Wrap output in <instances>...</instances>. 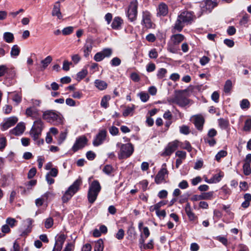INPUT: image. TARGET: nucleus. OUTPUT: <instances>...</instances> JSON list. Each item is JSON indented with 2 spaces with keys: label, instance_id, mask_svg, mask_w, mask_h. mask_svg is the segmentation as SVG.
Wrapping results in <instances>:
<instances>
[{
  "label": "nucleus",
  "instance_id": "1",
  "mask_svg": "<svg viewBox=\"0 0 251 251\" xmlns=\"http://www.w3.org/2000/svg\"><path fill=\"white\" fill-rule=\"evenodd\" d=\"M194 18L193 13L191 11H183L180 12L177 16L176 20L172 27L173 33L179 32L182 31L185 25H188L193 21Z\"/></svg>",
  "mask_w": 251,
  "mask_h": 251
},
{
  "label": "nucleus",
  "instance_id": "2",
  "mask_svg": "<svg viewBox=\"0 0 251 251\" xmlns=\"http://www.w3.org/2000/svg\"><path fill=\"white\" fill-rule=\"evenodd\" d=\"M101 188V186L97 180H94L90 184L87 197L88 201L90 203H94L96 200Z\"/></svg>",
  "mask_w": 251,
  "mask_h": 251
},
{
  "label": "nucleus",
  "instance_id": "3",
  "mask_svg": "<svg viewBox=\"0 0 251 251\" xmlns=\"http://www.w3.org/2000/svg\"><path fill=\"white\" fill-rule=\"evenodd\" d=\"M116 146L117 147L120 146V151L118 153V157L120 159L129 157L134 151L133 147L130 143L124 144L117 143Z\"/></svg>",
  "mask_w": 251,
  "mask_h": 251
},
{
  "label": "nucleus",
  "instance_id": "4",
  "mask_svg": "<svg viewBox=\"0 0 251 251\" xmlns=\"http://www.w3.org/2000/svg\"><path fill=\"white\" fill-rule=\"evenodd\" d=\"M81 183V180L80 179H77L69 187L68 189L62 197V200L64 203L67 202L70 200L72 196L78 190L79 187Z\"/></svg>",
  "mask_w": 251,
  "mask_h": 251
},
{
  "label": "nucleus",
  "instance_id": "5",
  "mask_svg": "<svg viewBox=\"0 0 251 251\" xmlns=\"http://www.w3.org/2000/svg\"><path fill=\"white\" fill-rule=\"evenodd\" d=\"M44 127L43 122L40 119L35 121L30 131V134L34 140H36L41 135Z\"/></svg>",
  "mask_w": 251,
  "mask_h": 251
},
{
  "label": "nucleus",
  "instance_id": "6",
  "mask_svg": "<svg viewBox=\"0 0 251 251\" xmlns=\"http://www.w3.org/2000/svg\"><path fill=\"white\" fill-rule=\"evenodd\" d=\"M43 118L48 122L54 124L61 122V118L57 112L47 110L43 113Z\"/></svg>",
  "mask_w": 251,
  "mask_h": 251
},
{
  "label": "nucleus",
  "instance_id": "7",
  "mask_svg": "<svg viewBox=\"0 0 251 251\" xmlns=\"http://www.w3.org/2000/svg\"><path fill=\"white\" fill-rule=\"evenodd\" d=\"M138 2L137 0H132L128 6L127 16L131 22L136 20L137 15Z\"/></svg>",
  "mask_w": 251,
  "mask_h": 251
},
{
  "label": "nucleus",
  "instance_id": "8",
  "mask_svg": "<svg viewBox=\"0 0 251 251\" xmlns=\"http://www.w3.org/2000/svg\"><path fill=\"white\" fill-rule=\"evenodd\" d=\"M168 171L166 168V163L163 164L162 168L158 172L155 177V182L156 184H160L163 182L166 176H168Z\"/></svg>",
  "mask_w": 251,
  "mask_h": 251
},
{
  "label": "nucleus",
  "instance_id": "9",
  "mask_svg": "<svg viewBox=\"0 0 251 251\" xmlns=\"http://www.w3.org/2000/svg\"><path fill=\"white\" fill-rule=\"evenodd\" d=\"M87 139L84 136H81L77 138L72 147V151L74 152H76L78 150L82 149L87 144Z\"/></svg>",
  "mask_w": 251,
  "mask_h": 251
},
{
  "label": "nucleus",
  "instance_id": "10",
  "mask_svg": "<svg viewBox=\"0 0 251 251\" xmlns=\"http://www.w3.org/2000/svg\"><path fill=\"white\" fill-rule=\"evenodd\" d=\"M151 15L148 11L142 12V20L141 24L147 28H151L152 27L153 23L151 21Z\"/></svg>",
  "mask_w": 251,
  "mask_h": 251
},
{
  "label": "nucleus",
  "instance_id": "11",
  "mask_svg": "<svg viewBox=\"0 0 251 251\" xmlns=\"http://www.w3.org/2000/svg\"><path fill=\"white\" fill-rule=\"evenodd\" d=\"M178 141L175 140L168 144L165 151L162 153L163 156H169L172 154L178 148Z\"/></svg>",
  "mask_w": 251,
  "mask_h": 251
},
{
  "label": "nucleus",
  "instance_id": "12",
  "mask_svg": "<svg viewBox=\"0 0 251 251\" xmlns=\"http://www.w3.org/2000/svg\"><path fill=\"white\" fill-rule=\"evenodd\" d=\"M107 132L106 130L102 129L99 131L94 139L93 144L94 146L101 145L106 139Z\"/></svg>",
  "mask_w": 251,
  "mask_h": 251
},
{
  "label": "nucleus",
  "instance_id": "13",
  "mask_svg": "<svg viewBox=\"0 0 251 251\" xmlns=\"http://www.w3.org/2000/svg\"><path fill=\"white\" fill-rule=\"evenodd\" d=\"M25 114L32 119H38L40 116L39 110L34 107H28L25 110Z\"/></svg>",
  "mask_w": 251,
  "mask_h": 251
},
{
  "label": "nucleus",
  "instance_id": "14",
  "mask_svg": "<svg viewBox=\"0 0 251 251\" xmlns=\"http://www.w3.org/2000/svg\"><path fill=\"white\" fill-rule=\"evenodd\" d=\"M213 192L201 193V195H195L191 199L192 201H198L202 200H211L213 197Z\"/></svg>",
  "mask_w": 251,
  "mask_h": 251
},
{
  "label": "nucleus",
  "instance_id": "15",
  "mask_svg": "<svg viewBox=\"0 0 251 251\" xmlns=\"http://www.w3.org/2000/svg\"><path fill=\"white\" fill-rule=\"evenodd\" d=\"M18 121L17 117L13 116L7 118L2 124V130H5L13 126Z\"/></svg>",
  "mask_w": 251,
  "mask_h": 251
},
{
  "label": "nucleus",
  "instance_id": "16",
  "mask_svg": "<svg viewBox=\"0 0 251 251\" xmlns=\"http://www.w3.org/2000/svg\"><path fill=\"white\" fill-rule=\"evenodd\" d=\"M157 10V17H164L167 16L168 13V6L163 2H162L158 5Z\"/></svg>",
  "mask_w": 251,
  "mask_h": 251
},
{
  "label": "nucleus",
  "instance_id": "17",
  "mask_svg": "<svg viewBox=\"0 0 251 251\" xmlns=\"http://www.w3.org/2000/svg\"><path fill=\"white\" fill-rule=\"evenodd\" d=\"M25 126L24 123H19L16 126L10 130L11 134L19 136L21 135L25 131Z\"/></svg>",
  "mask_w": 251,
  "mask_h": 251
},
{
  "label": "nucleus",
  "instance_id": "18",
  "mask_svg": "<svg viewBox=\"0 0 251 251\" xmlns=\"http://www.w3.org/2000/svg\"><path fill=\"white\" fill-rule=\"evenodd\" d=\"M190 100L182 94H177V104L181 107H184L189 104Z\"/></svg>",
  "mask_w": 251,
  "mask_h": 251
},
{
  "label": "nucleus",
  "instance_id": "19",
  "mask_svg": "<svg viewBox=\"0 0 251 251\" xmlns=\"http://www.w3.org/2000/svg\"><path fill=\"white\" fill-rule=\"evenodd\" d=\"M123 24V20L120 17H115L112 22L111 27L113 29L119 30L121 28Z\"/></svg>",
  "mask_w": 251,
  "mask_h": 251
},
{
  "label": "nucleus",
  "instance_id": "20",
  "mask_svg": "<svg viewBox=\"0 0 251 251\" xmlns=\"http://www.w3.org/2000/svg\"><path fill=\"white\" fill-rule=\"evenodd\" d=\"M93 42L91 40L86 41L83 47L84 55L87 57L91 52L93 48Z\"/></svg>",
  "mask_w": 251,
  "mask_h": 251
},
{
  "label": "nucleus",
  "instance_id": "21",
  "mask_svg": "<svg viewBox=\"0 0 251 251\" xmlns=\"http://www.w3.org/2000/svg\"><path fill=\"white\" fill-rule=\"evenodd\" d=\"M184 39V36L181 34H176L171 36V41L174 45H178Z\"/></svg>",
  "mask_w": 251,
  "mask_h": 251
},
{
  "label": "nucleus",
  "instance_id": "22",
  "mask_svg": "<svg viewBox=\"0 0 251 251\" xmlns=\"http://www.w3.org/2000/svg\"><path fill=\"white\" fill-rule=\"evenodd\" d=\"M52 15L57 16L60 19L62 18V15L60 12V4L59 1L56 2L54 5L53 10L52 11Z\"/></svg>",
  "mask_w": 251,
  "mask_h": 251
},
{
  "label": "nucleus",
  "instance_id": "23",
  "mask_svg": "<svg viewBox=\"0 0 251 251\" xmlns=\"http://www.w3.org/2000/svg\"><path fill=\"white\" fill-rule=\"evenodd\" d=\"M194 123L197 128L201 130L204 123V119L202 116H197L195 117Z\"/></svg>",
  "mask_w": 251,
  "mask_h": 251
},
{
  "label": "nucleus",
  "instance_id": "24",
  "mask_svg": "<svg viewBox=\"0 0 251 251\" xmlns=\"http://www.w3.org/2000/svg\"><path fill=\"white\" fill-rule=\"evenodd\" d=\"M94 83L95 86L100 90H103L107 87V83L103 80L96 79Z\"/></svg>",
  "mask_w": 251,
  "mask_h": 251
},
{
  "label": "nucleus",
  "instance_id": "25",
  "mask_svg": "<svg viewBox=\"0 0 251 251\" xmlns=\"http://www.w3.org/2000/svg\"><path fill=\"white\" fill-rule=\"evenodd\" d=\"M20 52V48L17 45H15L12 46L11 51H10V55L12 57H16L18 56Z\"/></svg>",
  "mask_w": 251,
  "mask_h": 251
},
{
  "label": "nucleus",
  "instance_id": "26",
  "mask_svg": "<svg viewBox=\"0 0 251 251\" xmlns=\"http://www.w3.org/2000/svg\"><path fill=\"white\" fill-rule=\"evenodd\" d=\"M103 242L101 239H100L95 243L94 251H103Z\"/></svg>",
  "mask_w": 251,
  "mask_h": 251
},
{
  "label": "nucleus",
  "instance_id": "27",
  "mask_svg": "<svg viewBox=\"0 0 251 251\" xmlns=\"http://www.w3.org/2000/svg\"><path fill=\"white\" fill-rule=\"evenodd\" d=\"M185 211L187 216L191 220L195 218V215L191 210V206L189 203H187L185 207Z\"/></svg>",
  "mask_w": 251,
  "mask_h": 251
},
{
  "label": "nucleus",
  "instance_id": "28",
  "mask_svg": "<svg viewBox=\"0 0 251 251\" xmlns=\"http://www.w3.org/2000/svg\"><path fill=\"white\" fill-rule=\"evenodd\" d=\"M52 59L51 56H48L44 60L41 61L42 69H45L47 66L50 63Z\"/></svg>",
  "mask_w": 251,
  "mask_h": 251
},
{
  "label": "nucleus",
  "instance_id": "29",
  "mask_svg": "<svg viewBox=\"0 0 251 251\" xmlns=\"http://www.w3.org/2000/svg\"><path fill=\"white\" fill-rule=\"evenodd\" d=\"M3 38L6 42L11 43L13 41L14 35L11 32H6L3 34Z\"/></svg>",
  "mask_w": 251,
  "mask_h": 251
},
{
  "label": "nucleus",
  "instance_id": "30",
  "mask_svg": "<svg viewBox=\"0 0 251 251\" xmlns=\"http://www.w3.org/2000/svg\"><path fill=\"white\" fill-rule=\"evenodd\" d=\"M218 124L222 129H226L229 126L228 121L223 118H220L218 120Z\"/></svg>",
  "mask_w": 251,
  "mask_h": 251
},
{
  "label": "nucleus",
  "instance_id": "31",
  "mask_svg": "<svg viewBox=\"0 0 251 251\" xmlns=\"http://www.w3.org/2000/svg\"><path fill=\"white\" fill-rule=\"evenodd\" d=\"M135 106L134 105H132L131 107L128 106L124 111L123 115L124 117H127L130 115H132Z\"/></svg>",
  "mask_w": 251,
  "mask_h": 251
},
{
  "label": "nucleus",
  "instance_id": "32",
  "mask_svg": "<svg viewBox=\"0 0 251 251\" xmlns=\"http://www.w3.org/2000/svg\"><path fill=\"white\" fill-rule=\"evenodd\" d=\"M232 87V83L231 81L230 80H226L224 88V92L227 94L229 93L231 90Z\"/></svg>",
  "mask_w": 251,
  "mask_h": 251
},
{
  "label": "nucleus",
  "instance_id": "33",
  "mask_svg": "<svg viewBox=\"0 0 251 251\" xmlns=\"http://www.w3.org/2000/svg\"><path fill=\"white\" fill-rule=\"evenodd\" d=\"M244 174L246 176H249L251 174V165L248 163H244L243 167Z\"/></svg>",
  "mask_w": 251,
  "mask_h": 251
},
{
  "label": "nucleus",
  "instance_id": "34",
  "mask_svg": "<svg viewBox=\"0 0 251 251\" xmlns=\"http://www.w3.org/2000/svg\"><path fill=\"white\" fill-rule=\"evenodd\" d=\"M110 99V97L109 96H104L100 102V105L102 107L106 108L108 106V101Z\"/></svg>",
  "mask_w": 251,
  "mask_h": 251
},
{
  "label": "nucleus",
  "instance_id": "35",
  "mask_svg": "<svg viewBox=\"0 0 251 251\" xmlns=\"http://www.w3.org/2000/svg\"><path fill=\"white\" fill-rule=\"evenodd\" d=\"M6 223L9 226L13 227L16 225L17 221L14 218L8 217L6 220Z\"/></svg>",
  "mask_w": 251,
  "mask_h": 251
},
{
  "label": "nucleus",
  "instance_id": "36",
  "mask_svg": "<svg viewBox=\"0 0 251 251\" xmlns=\"http://www.w3.org/2000/svg\"><path fill=\"white\" fill-rule=\"evenodd\" d=\"M240 105L242 109H246L249 108L250 103L247 99H243L241 101Z\"/></svg>",
  "mask_w": 251,
  "mask_h": 251
},
{
  "label": "nucleus",
  "instance_id": "37",
  "mask_svg": "<svg viewBox=\"0 0 251 251\" xmlns=\"http://www.w3.org/2000/svg\"><path fill=\"white\" fill-rule=\"evenodd\" d=\"M114 169L113 167L110 165H105L103 169V172L106 175H109L113 172Z\"/></svg>",
  "mask_w": 251,
  "mask_h": 251
},
{
  "label": "nucleus",
  "instance_id": "38",
  "mask_svg": "<svg viewBox=\"0 0 251 251\" xmlns=\"http://www.w3.org/2000/svg\"><path fill=\"white\" fill-rule=\"evenodd\" d=\"M104 58L110 57L112 53V50L110 48H105L101 51Z\"/></svg>",
  "mask_w": 251,
  "mask_h": 251
},
{
  "label": "nucleus",
  "instance_id": "39",
  "mask_svg": "<svg viewBox=\"0 0 251 251\" xmlns=\"http://www.w3.org/2000/svg\"><path fill=\"white\" fill-rule=\"evenodd\" d=\"M65 236L63 234H61L58 238L57 241L56 242L55 245L58 247H61L63 245L65 240Z\"/></svg>",
  "mask_w": 251,
  "mask_h": 251
},
{
  "label": "nucleus",
  "instance_id": "40",
  "mask_svg": "<svg viewBox=\"0 0 251 251\" xmlns=\"http://www.w3.org/2000/svg\"><path fill=\"white\" fill-rule=\"evenodd\" d=\"M167 70L166 69L160 68L157 71V76L158 78L162 79L165 76Z\"/></svg>",
  "mask_w": 251,
  "mask_h": 251
},
{
  "label": "nucleus",
  "instance_id": "41",
  "mask_svg": "<svg viewBox=\"0 0 251 251\" xmlns=\"http://www.w3.org/2000/svg\"><path fill=\"white\" fill-rule=\"evenodd\" d=\"M180 132L181 134H183L185 135H187L190 133L189 127L183 125L179 127Z\"/></svg>",
  "mask_w": 251,
  "mask_h": 251
},
{
  "label": "nucleus",
  "instance_id": "42",
  "mask_svg": "<svg viewBox=\"0 0 251 251\" xmlns=\"http://www.w3.org/2000/svg\"><path fill=\"white\" fill-rule=\"evenodd\" d=\"M138 96H139L141 100L143 102H146L149 100V96L148 93L145 92H141L138 94Z\"/></svg>",
  "mask_w": 251,
  "mask_h": 251
},
{
  "label": "nucleus",
  "instance_id": "43",
  "mask_svg": "<svg viewBox=\"0 0 251 251\" xmlns=\"http://www.w3.org/2000/svg\"><path fill=\"white\" fill-rule=\"evenodd\" d=\"M53 224V220L52 218L49 217L46 219L45 222V227L46 228H50Z\"/></svg>",
  "mask_w": 251,
  "mask_h": 251
},
{
  "label": "nucleus",
  "instance_id": "44",
  "mask_svg": "<svg viewBox=\"0 0 251 251\" xmlns=\"http://www.w3.org/2000/svg\"><path fill=\"white\" fill-rule=\"evenodd\" d=\"M121 59L117 57H114L110 61V64L112 66H118L121 64Z\"/></svg>",
  "mask_w": 251,
  "mask_h": 251
},
{
  "label": "nucleus",
  "instance_id": "45",
  "mask_svg": "<svg viewBox=\"0 0 251 251\" xmlns=\"http://www.w3.org/2000/svg\"><path fill=\"white\" fill-rule=\"evenodd\" d=\"M88 72L86 69H83L80 72H78L77 74V78L79 80H81L84 78L87 75Z\"/></svg>",
  "mask_w": 251,
  "mask_h": 251
},
{
  "label": "nucleus",
  "instance_id": "46",
  "mask_svg": "<svg viewBox=\"0 0 251 251\" xmlns=\"http://www.w3.org/2000/svg\"><path fill=\"white\" fill-rule=\"evenodd\" d=\"M125 235L124 230L121 228L119 229L118 231L115 235V237L118 240H122L124 238Z\"/></svg>",
  "mask_w": 251,
  "mask_h": 251
},
{
  "label": "nucleus",
  "instance_id": "47",
  "mask_svg": "<svg viewBox=\"0 0 251 251\" xmlns=\"http://www.w3.org/2000/svg\"><path fill=\"white\" fill-rule=\"evenodd\" d=\"M227 155V152L225 151H220L215 156L216 159L217 161H219L221 158L226 156Z\"/></svg>",
  "mask_w": 251,
  "mask_h": 251
},
{
  "label": "nucleus",
  "instance_id": "48",
  "mask_svg": "<svg viewBox=\"0 0 251 251\" xmlns=\"http://www.w3.org/2000/svg\"><path fill=\"white\" fill-rule=\"evenodd\" d=\"M251 129V119H247L245 123L244 126V130L246 131H249Z\"/></svg>",
  "mask_w": 251,
  "mask_h": 251
},
{
  "label": "nucleus",
  "instance_id": "49",
  "mask_svg": "<svg viewBox=\"0 0 251 251\" xmlns=\"http://www.w3.org/2000/svg\"><path fill=\"white\" fill-rule=\"evenodd\" d=\"M74 30V27L72 26H68L64 28L62 30V33L63 35H67L71 34Z\"/></svg>",
  "mask_w": 251,
  "mask_h": 251
},
{
  "label": "nucleus",
  "instance_id": "50",
  "mask_svg": "<svg viewBox=\"0 0 251 251\" xmlns=\"http://www.w3.org/2000/svg\"><path fill=\"white\" fill-rule=\"evenodd\" d=\"M149 56L150 58L152 59H156L158 57V53L156 50V49H153L151 50L149 53Z\"/></svg>",
  "mask_w": 251,
  "mask_h": 251
},
{
  "label": "nucleus",
  "instance_id": "51",
  "mask_svg": "<svg viewBox=\"0 0 251 251\" xmlns=\"http://www.w3.org/2000/svg\"><path fill=\"white\" fill-rule=\"evenodd\" d=\"M104 57L101 51L97 52L94 56V59L97 62H100L104 59Z\"/></svg>",
  "mask_w": 251,
  "mask_h": 251
},
{
  "label": "nucleus",
  "instance_id": "52",
  "mask_svg": "<svg viewBox=\"0 0 251 251\" xmlns=\"http://www.w3.org/2000/svg\"><path fill=\"white\" fill-rule=\"evenodd\" d=\"M155 65L153 63H150L146 66V70L148 72H152L155 70Z\"/></svg>",
  "mask_w": 251,
  "mask_h": 251
},
{
  "label": "nucleus",
  "instance_id": "53",
  "mask_svg": "<svg viewBox=\"0 0 251 251\" xmlns=\"http://www.w3.org/2000/svg\"><path fill=\"white\" fill-rule=\"evenodd\" d=\"M42 196L45 201H48L49 199L53 198L54 197V194L51 192H47Z\"/></svg>",
  "mask_w": 251,
  "mask_h": 251
},
{
  "label": "nucleus",
  "instance_id": "54",
  "mask_svg": "<svg viewBox=\"0 0 251 251\" xmlns=\"http://www.w3.org/2000/svg\"><path fill=\"white\" fill-rule=\"evenodd\" d=\"M224 174L223 173H219V174H217L215 175L213 177V179L214 180L215 183L219 182L222 179V178L223 177Z\"/></svg>",
  "mask_w": 251,
  "mask_h": 251
},
{
  "label": "nucleus",
  "instance_id": "55",
  "mask_svg": "<svg viewBox=\"0 0 251 251\" xmlns=\"http://www.w3.org/2000/svg\"><path fill=\"white\" fill-rule=\"evenodd\" d=\"M178 187L181 189H185L189 186L188 182L185 180H183L178 184Z\"/></svg>",
  "mask_w": 251,
  "mask_h": 251
},
{
  "label": "nucleus",
  "instance_id": "56",
  "mask_svg": "<svg viewBox=\"0 0 251 251\" xmlns=\"http://www.w3.org/2000/svg\"><path fill=\"white\" fill-rule=\"evenodd\" d=\"M67 136V133L65 132H61L60 134L58 140V142L59 144H61L63 143V142L65 140Z\"/></svg>",
  "mask_w": 251,
  "mask_h": 251
},
{
  "label": "nucleus",
  "instance_id": "57",
  "mask_svg": "<svg viewBox=\"0 0 251 251\" xmlns=\"http://www.w3.org/2000/svg\"><path fill=\"white\" fill-rule=\"evenodd\" d=\"M131 79L134 82H139L140 80L139 75L136 73H132L130 75Z\"/></svg>",
  "mask_w": 251,
  "mask_h": 251
},
{
  "label": "nucleus",
  "instance_id": "58",
  "mask_svg": "<svg viewBox=\"0 0 251 251\" xmlns=\"http://www.w3.org/2000/svg\"><path fill=\"white\" fill-rule=\"evenodd\" d=\"M110 133L112 135H116L119 132V129L115 126H112L109 129Z\"/></svg>",
  "mask_w": 251,
  "mask_h": 251
},
{
  "label": "nucleus",
  "instance_id": "59",
  "mask_svg": "<svg viewBox=\"0 0 251 251\" xmlns=\"http://www.w3.org/2000/svg\"><path fill=\"white\" fill-rule=\"evenodd\" d=\"M209 61L210 59L208 57L203 56L200 59V62L202 66H204L207 64Z\"/></svg>",
  "mask_w": 251,
  "mask_h": 251
},
{
  "label": "nucleus",
  "instance_id": "60",
  "mask_svg": "<svg viewBox=\"0 0 251 251\" xmlns=\"http://www.w3.org/2000/svg\"><path fill=\"white\" fill-rule=\"evenodd\" d=\"M168 192L165 190H162L159 192L157 196L160 199H164L167 197Z\"/></svg>",
  "mask_w": 251,
  "mask_h": 251
},
{
  "label": "nucleus",
  "instance_id": "61",
  "mask_svg": "<svg viewBox=\"0 0 251 251\" xmlns=\"http://www.w3.org/2000/svg\"><path fill=\"white\" fill-rule=\"evenodd\" d=\"M219 94L218 92L215 91L211 95V99L215 102H218L219 101Z\"/></svg>",
  "mask_w": 251,
  "mask_h": 251
},
{
  "label": "nucleus",
  "instance_id": "62",
  "mask_svg": "<svg viewBox=\"0 0 251 251\" xmlns=\"http://www.w3.org/2000/svg\"><path fill=\"white\" fill-rule=\"evenodd\" d=\"M204 2L207 9H210L214 6V4L211 0H206Z\"/></svg>",
  "mask_w": 251,
  "mask_h": 251
},
{
  "label": "nucleus",
  "instance_id": "63",
  "mask_svg": "<svg viewBox=\"0 0 251 251\" xmlns=\"http://www.w3.org/2000/svg\"><path fill=\"white\" fill-rule=\"evenodd\" d=\"M58 170L55 168H51L50 172L47 174V175H49V176H51L52 177H56L58 174Z\"/></svg>",
  "mask_w": 251,
  "mask_h": 251
},
{
  "label": "nucleus",
  "instance_id": "64",
  "mask_svg": "<svg viewBox=\"0 0 251 251\" xmlns=\"http://www.w3.org/2000/svg\"><path fill=\"white\" fill-rule=\"evenodd\" d=\"M236 31V28L233 26H229L227 29V33L229 35H234Z\"/></svg>",
  "mask_w": 251,
  "mask_h": 251
}]
</instances>
